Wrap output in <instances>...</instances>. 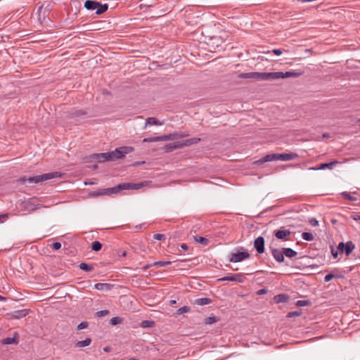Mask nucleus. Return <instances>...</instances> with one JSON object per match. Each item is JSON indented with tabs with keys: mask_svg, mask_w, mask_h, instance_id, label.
<instances>
[{
	"mask_svg": "<svg viewBox=\"0 0 360 360\" xmlns=\"http://www.w3.org/2000/svg\"><path fill=\"white\" fill-rule=\"evenodd\" d=\"M304 73L303 71H288L285 72H248L240 73L239 78L241 79H255L258 80H274L278 79H284L289 77L297 78L301 76Z\"/></svg>",
	"mask_w": 360,
	"mask_h": 360,
	"instance_id": "nucleus-1",
	"label": "nucleus"
},
{
	"mask_svg": "<svg viewBox=\"0 0 360 360\" xmlns=\"http://www.w3.org/2000/svg\"><path fill=\"white\" fill-rule=\"evenodd\" d=\"M151 184L152 182L149 181H145L140 183H123L118 184L113 188H100L96 191L91 192L89 193V196L95 198L103 195H110L122 190H138L143 186H148Z\"/></svg>",
	"mask_w": 360,
	"mask_h": 360,
	"instance_id": "nucleus-2",
	"label": "nucleus"
},
{
	"mask_svg": "<svg viewBox=\"0 0 360 360\" xmlns=\"http://www.w3.org/2000/svg\"><path fill=\"white\" fill-rule=\"evenodd\" d=\"M61 176V174L58 172H49L41 175H37L31 177L23 176L19 179V182L24 184L27 181L29 184H38L39 182L48 181L54 178Z\"/></svg>",
	"mask_w": 360,
	"mask_h": 360,
	"instance_id": "nucleus-3",
	"label": "nucleus"
},
{
	"mask_svg": "<svg viewBox=\"0 0 360 360\" xmlns=\"http://www.w3.org/2000/svg\"><path fill=\"white\" fill-rule=\"evenodd\" d=\"M134 150L132 146H122L117 148L115 150L108 152V158L110 161L116 160L124 158L127 154L130 153Z\"/></svg>",
	"mask_w": 360,
	"mask_h": 360,
	"instance_id": "nucleus-4",
	"label": "nucleus"
},
{
	"mask_svg": "<svg viewBox=\"0 0 360 360\" xmlns=\"http://www.w3.org/2000/svg\"><path fill=\"white\" fill-rule=\"evenodd\" d=\"M274 235L280 240H289L290 236L291 235V231L288 229H285L284 227L278 230H275L274 231Z\"/></svg>",
	"mask_w": 360,
	"mask_h": 360,
	"instance_id": "nucleus-5",
	"label": "nucleus"
},
{
	"mask_svg": "<svg viewBox=\"0 0 360 360\" xmlns=\"http://www.w3.org/2000/svg\"><path fill=\"white\" fill-rule=\"evenodd\" d=\"M250 255L248 252H240L236 253H231L230 255V262H239L245 259L249 258Z\"/></svg>",
	"mask_w": 360,
	"mask_h": 360,
	"instance_id": "nucleus-6",
	"label": "nucleus"
},
{
	"mask_svg": "<svg viewBox=\"0 0 360 360\" xmlns=\"http://www.w3.org/2000/svg\"><path fill=\"white\" fill-rule=\"evenodd\" d=\"M264 238L259 236L254 241V247L258 253L262 254L264 252Z\"/></svg>",
	"mask_w": 360,
	"mask_h": 360,
	"instance_id": "nucleus-7",
	"label": "nucleus"
},
{
	"mask_svg": "<svg viewBox=\"0 0 360 360\" xmlns=\"http://www.w3.org/2000/svg\"><path fill=\"white\" fill-rule=\"evenodd\" d=\"M271 254L278 262H283L284 261L283 249L281 251L276 248H271Z\"/></svg>",
	"mask_w": 360,
	"mask_h": 360,
	"instance_id": "nucleus-8",
	"label": "nucleus"
},
{
	"mask_svg": "<svg viewBox=\"0 0 360 360\" xmlns=\"http://www.w3.org/2000/svg\"><path fill=\"white\" fill-rule=\"evenodd\" d=\"M29 309H20L12 312L10 315L13 319H21L26 316L29 313Z\"/></svg>",
	"mask_w": 360,
	"mask_h": 360,
	"instance_id": "nucleus-9",
	"label": "nucleus"
},
{
	"mask_svg": "<svg viewBox=\"0 0 360 360\" xmlns=\"http://www.w3.org/2000/svg\"><path fill=\"white\" fill-rule=\"evenodd\" d=\"M109 153H103L98 154H94L92 158L98 162H104L105 161H110L108 158Z\"/></svg>",
	"mask_w": 360,
	"mask_h": 360,
	"instance_id": "nucleus-10",
	"label": "nucleus"
},
{
	"mask_svg": "<svg viewBox=\"0 0 360 360\" xmlns=\"http://www.w3.org/2000/svg\"><path fill=\"white\" fill-rule=\"evenodd\" d=\"M298 155L296 153H278L279 160L281 161H288L291 160H294L297 158Z\"/></svg>",
	"mask_w": 360,
	"mask_h": 360,
	"instance_id": "nucleus-11",
	"label": "nucleus"
},
{
	"mask_svg": "<svg viewBox=\"0 0 360 360\" xmlns=\"http://www.w3.org/2000/svg\"><path fill=\"white\" fill-rule=\"evenodd\" d=\"M100 6V3L92 1V0H86L84 3V7L86 9L89 11H96V8Z\"/></svg>",
	"mask_w": 360,
	"mask_h": 360,
	"instance_id": "nucleus-12",
	"label": "nucleus"
},
{
	"mask_svg": "<svg viewBox=\"0 0 360 360\" xmlns=\"http://www.w3.org/2000/svg\"><path fill=\"white\" fill-rule=\"evenodd\" d=\"M220 281H236L242 283L243 279L241 278L240 274H233L232 276H224L219 279Z\"/></svg>",
	"mask_w": 360,
	"mask_h": 360,
	"instance_id": "nucleus-13",
	"label": "nucleus"
},
{
	"mask_svg": "<svg viewBox=\"0 0 360 360\" xmlns=\"http://www.w3.org/2000/svg\"><path fill=\"white\" fill-rule=\"evenodd\" d=\"M183 148L182 142L178 141L174 143H170L165 146L167 151H172L174 150Z\"/></svg>",
	"mask_w": 360,
	"mask_h": 360,
	"instance_id": "nucleus-14",
	"label": "nucleus"
},
{
	"mask_svg": "<svg viewBox=\"0 0 360 360\" xmlns=\"http://www.w3.org/2000/svg\"><path fill=\"white\" fill-rule=\"evenodd\" d=\"M274 160H279L278 158V153H274V154H268L265 155L264 158H262L259 162H270Z\"/></svg>",
	"mask_w": 360,
	"mask_h": 360,
	"instance_id": "nucleus-15",
	"label": "nucleus"
},
{
	"mask_svg": "<svg viewBox=\"0 0 360 360\" xmlns=\"http://www.w3.org/2000/svg\"><path fill=\"white\" fill-rule=\"evenodd\" d=\"M289 297L286 294H278L274 297L276 303H285L288 301Z\"/></svg>",
	"mask_w": 360,
	"mask_h": 360,
	"instance_id": "nucleus-16",
	"label": "nucleus"
},
{
	"mask_svg": "<svg viewBox=\"0 0 360 360\" xmlns=\"http://www.w3.org/2000/svg\"><path fill=\"white\" fill-rule=\"evenodd\" d=\"M162 124H163V122L158 121L156 118L148 117L146 120L144 129H146L148 125H162Z\"/></svg>",
	"mask_w": 360,
	"mask_h": 360,
	"instance_id": "nucleus-17",
	"label": "nucleus"
},
{
	"mask_svg": "<svg viewBox=\"0 0 360 360\" xmlns=\"http://www.w3.org/2000/svg\"><path fill=\"white\" fill-rule=\"evenodd\" d=\"M111 287V284L104 283H98L94 285V288L98 290H110Z\"/></svg>",
	"mask_w": 360,
	"mask_h": 360,
	"instance_id": "nucleus-18",
	"label": "nucleus"
},
{
	"mask_svg": "<svg viewBox=\"0 0 360 360\" xmlns=\"http://www.w3.org/2000/svg\"><path fill=\"white\" fill-rule=\"evenodd\" d=\"M345 252L347 256L351 254L352 250L355 248L354 244L352 241H348L345 243Z\"/></svg>",
	"mask_w": 360,
	"mask_h": 360,
	"instance_id": "nucleus-19",
	"label": "nucleus"
},
{
	"mask_svg": "<svg viewBox=\"0 0 360 360\" xmlns=\"http://www.w3.org/2000/svg\"><path fill=\"white\" fill-rule=\"evenodd\" d=\"M177 138V134H170L159 136V141H172Z\"/></svg>",
	"mask_w": 360,
	"mask_h": 360,
	"instance_id": "nucleus-20",
	"label": "nucleus"
},
{
	"mask_svg": "<svg viewBox=\"0 0 360 360\" xmlns=\"http://www.w3.org/2000/svg\"><path fill=\"white\" fill-rule=\"evenodd\" d=\"M283 253H284V255L287 257L292 258V257H295L297 255V252L293 250L291 248H283Z\"/></svg>",
	"mask_w": 360,
	"mask_h": 360,
	"instance_id": "nucleus-21",
	"label": "nucleus"
},
{
	"mask_svg": "<svg viewBox=\"0 0 360 360\" xmlns=\"http://www.w3.org/2000/svg\"><path fill=\"white\" fill-rule=\"evenodd\" d=\"M80 269L85 271H91L94 269V265L92 264L81 263L79 265Z\"/></svg>",
	"mask_w": 360,
	"mask_h": 360,
	"instance_id": "nucleus-22",
	"label": "nucleus"
},
{
	"mask_svg": "<svg viewBox=\"0 0 360 360\" xmlns=\"http://www.w3.org/2000/svg\"><path fill=\"white\" fill-rule=\"evenodd\" d=\"M91 342V339L89 338H86L84 340L78 341L75 344L76 347H84L89 346Z\"/></svg>",
	"mask_w": 360,
	"mask_h": 360,
	"instance_id": "nucleus-23",
	"label": "nucleus"
},
{
	"mask_svg": "<svg viewBox=\"0 0 360 360\" xmlns=\"http://www.w3.org/2000/svg\"><path fill=\"white\" fill-rule=\"evenodd\" d=\"M200 141V138L188 139H186V140L182 141V146H183V147L191 146L192 144L199 142Z\"/></svg>",
	"mask_w": 360,
	"mask_h": 360,
	"instance_id": "nucleus-24",
	"label": "nucleus"
},
{
	"mask_svg": "<svg viewBox=\"0 0 360 360\" xmlns=\"http://www.w3.org/2000/svg\"><path fill=\"white\" fill-rule=\"evenodd\" d=\"M211 303V300L207 297L199 298L195 300V304L199 306L207 305Z\"/></svg>",
	"mask_w": 360,
	"mask_h": 360,
	"instance_id": "nucleus-25",
	"label": "nucleus"
},
{
	"mask_svg": "<svg viewBox=\"0 0 360 360\" xmlns=\"http://www.w3.org/2000/svg\"><path fill=\"white\" fill-rule=\"evenodd\" d=\"M342 277H343V276L342 274H335L330 273V274L326 275V276L324 278V281H325V282H328L334 278H341Z\"/></svg>",
	"mask_w": 360,
	"mask_h": 360,
	"instance_id": "nucleus-26",
	"label": "nucleus"
},
{
	"mask_svg": "<svg viewBox=\"0 0 360 360\" xmlns=\"http://www.w3.org/2000/svg\"><path fill=\"white\" fill-rule=\"evenodd\" d=\"M338 162L335 160L328 163H322L315 169H324L326 168H330L332 165L338 164Z\"/></svg>",
	"mask_w": 360,
	"mask_h": 360,
	"instance_id": "nucleus-27",
	"label": "nucleus"
},
{
	"mask_svg": "<svg viewBox=\"0 0 360 360\" xmlns=\"http://www.w3.org/2000/svg\"><path fill=\"white\" fill-rule=\"evenodd\" d=\"M155 326V322L153 321L145 320L143 321L140 326L143 328H152Z\"/></svg>",
	"mask_w": 360,
	"mask_h": 360,
	"instance_id": "nucleus-28",
	"label": "nucleus"
},
{
	"mask_svg": "<svg viewBox=\"0 0 360 360\" xmlns=\"http://www.w3.org/2000/svg\"><path fill=\"white\" fill-rule=\"evenodd\" d=\"M195 241L202 245H207L209 243V240L206 238L202 237V236H195Z\"/></svg>",
	"mask_w": 360,
	"mask_h": 360,
	"instance_id": "nucleus-29",
	"label": "nucleus"
},
{
	"mask_svg": "<svg viewBox=\"0 0 360 360\" xmlns=\"http://www.w3.org/2000/svg\"><path fill=\"white\" fill-rule=\"evenodd\" d=\"M302 238L307 241H311L314 238V235L309 232L302 233Z\"/></svg>",
	"mask_w": 360,
	"mask_h": 360,
	"instance_id": "nucleus-30",
	"label": "nucleus"
},
{
	"mask_svg": "<svg viewBox=\"0 0 360 360\" xmlns=\"http://www.w3.org/2000/svg\"><path fill=\"white\" fill-rule=\"evenodd\" d=\"M102 248V244L99 241H94L91 244V249L94 251L98 252Z\"/></svg>",
	"mask_w": 360,
	"mask_h": 360,
	"instance_id": "nucleus-31",
	"label": "nucleus"
},
{
	"mask_svg": "<svg viewBox=\"0 0 360 360\" xmlns=\"http://www.w3.org/2000/svg\"><path fill=\"white\" fill-rule=\"evenodd\" d=\"M191 311V307L188 306H184L182 307H180L179 309H177L176 314L180 315L184 313L189 312Z\"/></svg>",
	"mask_w": 360,
	"mask_h": 360,
	"instance_id": "nucleus-32",
	"label": "nucleus"
},
{
	"mask_svg": "<svg viewBox=\"0 0 360 360\" xmlns=\"http://www.w3.org/2000/svg\"><path fill=\"white\" fill-rule=\"evenodd\" d=\"M108 10V5L104 4L101 5L100 4V6L96 8V14H102L105 13Z\"/></svg>",
	"mask_w": 360,
	"mask_h": 360,
	"instance_id": "nucleus-33",
	"label": "nucleus"
},
{
	"mask_svg": "<svg viewBox=\"0 0 360 360\" xmlns=\"http://www.w3.org/2000/svg\"><path fill=\"white\" fill-rule=\"evenodd\" d=\"M4 345H11V344H17L18 341L15 338H4L2 341Z\"/></svg>",
	"mask_w": 360,
	"mask_h": 360,
	"instance_id": "nucleus-34",
	"label": "nucleus"
},
{
	"mask_svg": "<svg viewBox=\"0 0 360 360\" xmlns=\"http://www.w3.org/2000/svg\"><path fill=\"white\" fill-rule=\"evenodd\" d=\"M172 262L170 261H159V262H155L153 263V266H165L169 264H171Z\"/></svg>",
	"mask_w": 360,
	"mask_h": 360,
	"instance_id": "nucleus-35",
	"label": "nucleus"
},
{
	"mask_svg": "<svg viewBox=\"0 0 360 360\" xmlns=\"http://www.w3.org/2000/svg\"><path fill=\"white\" fill-rule=\"evenodd\" d=\"M343 198L345 199H347V200H351V201H355V200H357V198L355 197V196H353L350 193H347V192H343L342 193Z\"/></svg>",
	"mask_w": 360,
	"mask_h": 360,
	"instance_id": "nucleus-36",
	"label": "nucleus"
},
{
	"mask_svg": "<svg viewBox=\"0 0 360 360\" xmlns=\"http://www.w3.org/2000/svg\"><path fill=\"white\" fill-rule=\"evenodd\" d=\"M122 321V319L120 316H115L110 319V323L113 326L120 324Z\"/></svg>",
	"mask_w": 360,
	"mask_h": 360,
	"instance_id": "nucleus-37",
	"label": "nucleus"
},
{
	"mask_svg": "<svg viewBox=\"0 0 360 360\" xmlns=\"http://www.w3.org/2000/svg\"><path fill=\"white\" fill-rule=\"evenodd\" d=\"M218 320L219 319L216 316H210V317L205 319V322L206 324H212L214 323L217 322Z\"/></svg>",
	"mask_w": 360,
	"mask_h": 360,
	"instance_id": "nucleus-38",
	"label": "nucleus"
},
{
	"mask_svg": "<svg viewBox=\"0 0 360 360\" xmlns=\"http://www.w3.org/2000/svg\"><path fill=\"white\" fill-rule=\"evenodd\" d=\"M158 141H159V136L145 138L143 140V142H144V143L158 142Z\"/></svg>",
	"mask_w": 360,
	"mask_h": 360,
	"instance_id": "nucleus-39",
	"label": "nucleus"
},
{
	"mask_svg": "<svg viewBox=\"0 0 360 360\" xmlns=\"http://www.w3.org/2000/svg\"><path fill=\"white\" fill-rule=\"evenodd\" d=\"M108 314H109V311L105 309V310H101V311H97L96 313V316L97 317L101 318V317H103V316L108 315Z\"/></svg>",
	"mask_w": 360,
	"mask_h": 360,
	"instance_id": "nucleus-40",
	"label": "nucleus"
},
{
	"mask_svg": "<svg viewBox=\"0 0 360 360\" xmlns=\"http://www.w3.org/2000/svg\"><path fill=\"white\" fill-rule=\"evenodd\" d=\"M283 51L281 50V49H273L271 51H268L267 52H266V53H274L275 55L276 56H280L283 53Z\"/></svg>",
	"mask_w": 360,
	"mask_h": 360,
	"instance_id": "nucleus-41",
	"label": "nucleus"
},
{
	"mask_svg": "<svg viewBox=\"0 0 360 360\" xmlns=\"http://www.w3.org/2000/svg\"><path fill=\"white\" fill-rule=\"evenodd\" d=\"M153 238L157 240H165V236L161 233H156L153 236Z\"/></svg>",
	"mask_w": 360,
	"mask_h": 360,
	"instance_id": "nucleus-42",
	"label": "nucleus"
},
{
	"mask_svg": "<svg viewBox=\"0 0 360 360\" xmlns=\"http://www.w3.org/2000/svg\"><path fill=\"white\" fill-rule=\"evenodd\" d=\"M309 304L308 300H298L296 303L298 307H304Z\"/></svg>",
	"mask_w": 360,
	"mask_h": 360,
	"instance_id": "nucleus-43",
	"label": "nucleus"
},
{
	"mask_svg": "<svg viewBox=\"0 0 360 360\" xmlns=\"http://www.w3.org/2000/svg\"><path fill=\"white\" fill-rule=\"evenodd\" d=\"M87 327H88V322L83 321L77 326V330H82V329H84Z\"/></svg>",
	"mask_w": 360,
	"mask_h": 360,
	"instance_id": "nucleus-44",
	"label": "nucleus"
},
{
	"mask_svg": "<svg viewBox=\"0 0 360 360\" xmlns=\"http://www.w3.org/2000/svg\"><path fill=\"white\" fill-rule=\"evenodd\" d=\"M51 247L54 250H59L61 248V244L59 242H55L51 245Z\"/></svg>",
	"mask_w": 360,
	"mask_h": 360,
	"instance_id": "nucleus-45",
	"label": "nucleus"
},
{
	"mask_svg": "<svg viewBox=\"0 0 360 360\" xmlns=\"http://www.w3.org/2000/svg\"><path fill=\"white\" fill-rule=\"evenodd\" d=\"M345 243H344L343 242H341L338 244V250L340 251V252H343L345 250Z\"/></svg>",
	"mask_w": 360,
	"mask_h": 360,
	"instance_id": "nucleus-46",
	"label": "nucleus"
},
{
	"mask_svg": "<svg viewBox=\"0 0 360 360\" xmlns=\"http://www.w3.org/2000/svg\"><path fill=\"white\" fill-rule=\"evenodd\" d=\"M143 3L141 4V7L142 6H151L153 4L149 2L148 0H143Z\"/></svg>",
	"mask_w": 360,
	"mask_h": 360,
	"instance_id": "nucleus-47",
	"label": "nucleus"
},
{
	"mask_svg": "<svg viewBox=\"0 0 360 360\" xmlns=\"http://www.w3.org/2000/svg\"><path fill=\"white\" fill-rule=\"evenodd\" d=\"M300 313L298 312V311H292V312H289L288 314V317H292V316H300Z\"/></svg>",
	"mask_w": 360,
	"mask_h": 360,
	"instance_id": "nucleus-48",
	"label": "nucleus"
},
{
	"mask_svg": "<svg viewBox=\"0 0 360 360\" xmlns=\"http://www.w3.org/2000/svg\"><path fill=\"white\" fill-rule=\"evenodd\" d=\"M350 218H352L353 220L355 221H360V215L357 214H353L350 216Z\"/></svg>",
	"mask_w": 360,
	"mask_h": 360,
	"instance_id": "nucleus-49",
	"label": "nucleus"
},
{
	"mask_svg": "<svg viewBox=\"0 0 360 360\" xmlns=\"http://www.w3.org/2000/svg\"><path fill=\"white\" fill-rule=\"evenodd\" d=\"M310 224L312 225V226H317L319 224V221L315 219H313L310 221Z\"/></svg>",
	"mask_w": 360,
	"mask_h": 360,
	"instance_id": "nucleus-50",
	"label": "nucleus"
},
{
	"mask_svg": "<svg viewBox=\"0 0 360 360\" xmlns=\"http://www.w3.org/2000/svg\"><path fill=\"white\" fill-rule=\"evenodd\" d=\"M181 248L184 250H188V245L186 244L183 243V244L181 245Z\"/></svg>",
	"mask_w": 360,
	"mask_h": 360,
	"instance_id": "nucleus-51",
	"label": "nucleus"
},
{
	"mask_svg": "<svg viewBox=\"0 0 360 360\" xmlns=\"http://www.w3.org/2000/svg\"><path fill=\"white\" fill-rule=\"evenodd\" d=\"M187 136H188V134H177V138H182V137H185Z\"/></svg>",
	"mask_w": 360,
	"mask_h": 360,
	"instance_id": "nucleus-52",
	"label": "nucleus"
},
{
	"mask_svg": "<svg viewBox=\"0 0 360 360\" xmlns=\"http://www.w3.org/2000/svg\"><path fill=\"white\" fill-rule=\"evenodd\" d=\"M153 266V264H148V265H146L143 267V270H146L148 269L150 266Z\"/></svg>",
	"mask_w": 360,
	"mask_h": 360,
	"instance_id": "nucleus-53",
	"label": "nucleus"
},
{
	"mask_svg": "<svg viewBox=\"0 0 360 360\" xmlns=\"http://www.w3.org/2000/svg\"><path fill=\"white\" fill-rule=\"evenodd\" d=\"M84 184L86 185H91V184H94L95 182L94 181H86V182H84Z\"/></svg>",
	"mask_w": 360,
	"mask_h": 360,
	"instance_id": "nucleus-54",
	"label": "nucleus"
},
{
	"mask_svg": "<svg viewBox=\"0 0 360 360\" xmlns=\"http://www.w3.org/2000/svg\"><path fill=\"white\" fill-rule=\"evenodd\" d=\"M264 292H265V290H264V289H262V290H260L259 291V294H260V295H262V294H263V293H264Z\"/></svg>",
	"mask_w": 360,
	"mask_h": 360,
	"instance_id": "nucleus-55",
	"label": "nucleus"
},
{
	"mask_svg": "<svg viewBox=\"0 0 360 360\" xmlns=\"http://www.w3.org/2000/svg\"><path fill=\"white\" fill-rule=\"evenodd\" d=\"M332 253H333V255L334 256V257H336L338 256V252H334L333 251H332Z\"/></svg>",
	"mask_w": 360,
	"mask_h": 360,
	"instance_id": "nucleus-56",
	"label": "nucleus"
},
{
	"mask_svg": "<svg viewBox=\"0 0 360 360\" xmlns=\"http://www.w3.org/2000/svg\"><path fill=\"white\" fill-rule=\"evenodd\" d=\"M323 136L324 138H328V134H323Z\"/></svg>",
	"mask_w": 360,
	"mask_h": 360,
	"instance_id": "nucleus-57",
	"label": "nucleus"
},
{
	"mask_svg": "<svg viewBox=\"0 0 360 360\" xmlns=\"http://www.w3.org/2000/svg\"><path fill=\"white\" fill-rule=\"evenodd\" d=\"M170 302H171V304H174L176 303V301L175 300H171Z\"/></svg>",
	"mask_w": 360,
	"mask_h": 360,
	"instance_id": "nucleus-58",
	"label": "nucleus"
},
{
	"mask_svg": "<svg viewBox=\"0 0 360 360\" xmlns=\"http://www.w3.org/2000/svg\"><path fill=\"white\" fill-rule=\"evenodd\" d=\"M0 217L6 218V217H7V214H3V215L0 216Z\"/></svg>",
	"mask_w": 360,
	"mask_h": 360,
	"instance_id": "nucleus-59",
	"label": "nucleus"
},
{
	"mask_svg": "<svg viewBox=\"0 0 360 360\" xmlns=\"http://www.w3.org/2000/svg\"><path fill=\"white\" fill-rule=\"evenodd\" d=\"M122 256H126V252H123Z\"/></svg>",
	"mask_w": 360,
	"mask_h": 360,
	"instance_id": "nucleus-60",
	"label": "nucleus"
},
{
	"mask_svg": "<svg viewBox=\"0 0 360 360\" xmlns=\"http://www.w3.org/2000/svg\"><path fill=\"white\" fill-rule=\"evenodd\" d=\"M359 122H360V119L359 120Z\"/></svg>",
	"mask_w": 360,
	"mask_h": 360,
	"instance_id": "nucleus-61",
	"label": "nucleus"
}]
</instances>
